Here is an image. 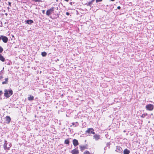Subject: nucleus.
<instances>
[{"label": "nucleus", "mask_w": 154, "mask_h": 154, "mask_svg": "<svg viewBox=\"0 0 154 154\" xmlns=\"http://www.w3.org/2000/svg\"><path fill=\"white\" fill-rule=\"evenodd\" d=\"M13 94L12 90L5 89V90L4 96L7 98L9 97Z\"/></svg>", "instance_id": "obj_1"}, {"label": "nucleus", "mask_w": 154, "mask_h": 154, "mask_svg": "<svg viewBox=\"0 0 154 154\" xmlns=\"http://www.w3.org/2000/svg\"><path fill=\"white\" fill-rule=\"evenodd\" d=\"M146 108L147 110L151 111L153 109V106L152 104H149L146 106Z\"/></svg>", "instance_id": "obj_2"}, {"label": "nucleus", "mask_w": 154, "mask_h": 154, "mask_svg": "<svg viewBox=\"0 0 154 154\" xmlns=\"http://www.w3.org/2000/svg\"><path fill=\"white\" fill-rule=\"evenodd\" d=\"M94 130L92 128H89L86 131V133L89 134H94L95 133L94 132Z\"/></svg>", "instance_id": "obj_3"}, {"label": "nucleus", "mask_w": 154, "mask_h": 154, "mask_svg": "<svg viewBox=\"0 0 154 154\" xmlns=\"http://www.w3.org/2000/svg\"><path fill=\"white\" fill-rule=\"evenodd\" d=\"M3 42L4 43H7L8 41V38L5 36L2 35V39Z\"/></svg>", "instance_id": "obj_4"}, {"label": "nucleus", "mask_w": 154, "mask_h": 154, "mask_svg": "<svg viewBox=\"0 0 154 154\" xmlns=\"http://www.w3.org/2000/svg\"><path fill=\"white\" fill-rule=\"evenodd\" d=\"M88 146L87 145L80 146V150L82 151H83L85 149H87Z\"/></svg>", "instance_id": "obj_5"}, {"label": "nucleus", "mask_w": 154, "mask_h": 154, "mask_svg": "<svg viewBox=\"0 0 154 154\" xmlns=\"http://www.w3.org/2000/svg\"><path fill=\"white\" fill-rule=\"evenodd\" d=\"M93 137L96 140H97L100 139V136L99 135L96 134Z\"/></svg>", "instance_id": "obj_6"}, {"label": "nucleus", "mask_w": 154, "mask_h": 154, "mask_svg": "<svg viewBox=\"0 0 154 154\" xmlns=\"http://www.w3.org/2000/svg\"><path fill=\"white\" fill-rule=\"evenodd\" d=\"M25 22L26 24H28L29 25L32 24L34 22L33 20H27L25 21Z\"/></svg>", "instance_id": "obj_7"}, {"label": "nucleus", "mask_w": 154, "mask_h": 154, "mask_svg": "<svg viewBox=\"0 0 154 154\" xmlns=\"http://www.w3.org/2000/svg\"><path fill=\"white\" fill-rule=\"evenodd\" d=\"M116 151L119 152H122V149L121 147L120 146H117Z\"/></svg>", "instance_id": "obj_8"}, {"label": "nucleus", "mask_w": 154, "mask_h": 154, "mask_svg": "<svg viewBox=\"0 0 154 154\" xmlns=\"http://www.w3.org/2000/svg\"><path fill=\"white\" fill-rule=\"evenodd\" d=\"M5 119L8 123L9 124L11 120V119L10 117L9 116H7L5 118Z\"/></svg>", "instance_id": "obj_9"}, {"label": "nucleus", "mask_w": 154, "mask_h": 154, "mask_svg": "<svg viewBox=\"0 0 154 154\" xmlns=\"http://www.w3.org/2000/svg\"><path fill=\"white\" fill-rule=\"evenodd\" d=\"M34 97L32 96L31 95H29V96L28 97V99L29 101L33 100H34Z\"/></svg>", "instance_id": "obj_10"}, {"label": "nucleus", "mask_w": 154, "mask_h": 154, "mask_svg": "<svg viewBox=\"0 0 154 154\" xmlns=\"http://www.w3.org/2000/svg\"><path fill=\"white\" fill-rule=\"evenodd\" d=\"M73 143L75 146H77V140L74 139L73 140Z\"/></svg>", "instance_id": "obj_11"}, {"label": "nucleus", "mask_w": 154, "mask_h": 154, "mask_svg": "<svg viewBox=\"0 0 154 154\" xmlns=\"http://www.w3.org/2000/svg\"><path fill=\"white\" fill-rule=\"evenodd\" d=\"M130 151L127 149H125L124 151V154H129Z\"/></svg>", "instance_id": "obj_12"}, {"label": "nucleus", "mask_w": 154, "mask_h": 154, "mask_svg": "<svg viewBox=\"0 0 154 154\" xmlns=\"http://www.w3.org/2000/svg\"><path fill=\"white\" fill-rule=\"evenodd\" d=\"M71 152L72 154H77V150L76 149H75L72 150Z\"/></svg>", "instance_id": "obj_13"}, {"label": "nucleus", "mask_w": 154, "mask_h": 154, "mask_svg": "<svg viewBox=\"0 0 154 154\" xmlns=\"http://www.w3.org/2000/svg\"><path fill=\"white\" fill-rule=\"evenodd\" d=\"M0 60L2 62H4L5 61V58L1 54H0Z\"/></svg>", "instance_id": "obj_14"}, {"label": "nucleus", "mask_w": 154, "mask_h": 154, "mask_svg": "<svg viewBox=\"0 0 154 154\" xmlns=\"http://www.w3.org/2000/svg\"><path fill=\"white\" fill-rule=\"evenodd\" d=\"M69 143V139H66L64 141V143L68 145Z\"/></svg>", "instance_id": "obj_15"}, {"label": "nucleus", "mask_w": 154, "mask_h": 154, "mask_svg": "<svg viewBox=\"0 0 154 154\" xmlns=\"http://www.w3.org/2000/svg\"><path fill=\"white\" fill-rule=\"evenodd\" d=\"M51 12L49 10H48L46 12V14L47 15L49 16L51 14Z\"/></svg>", "instance_id": "obj_16"}, {"label": "nucleus", "mask_w": 154, "mask_h": 154, "mask_svg": "<svg viewBox=\"0 0 154 154\" xmlns=\"http://www.w3.org/2000/svg\"><path fill=\"white\" fill-rule=\"evenodd\" d=\"M41 54L43 57H45L47 55V53L45 52H42Z\"/></svg>", "instance_id": "obj_17"}, {"label": "nucleus", "mask_w": 154, "mask_h": 154, "mask_svg": "<svg viewBox=\"0 0 154 154\" xmlns=\"http://www.w3.org/2000/svg\"><path fill=\"white\" fill-rule=\"evenodd\" d=\"M7 145H8V143H5L4 145V148L5 149H7L8 150V146H7Z\"/></svg>", "instance_id": "obj_18"}, {"label": "nucleus", "mask_w": 154, "mask_h": 154, "mask_svg": "<svg viewBox=\"0 0 154 154\" xmlns=\"http://www.w3.org/2000/svg\"><path fill=\"white\" fill-rule=\"evenodd\" d=\"M51 12H52V11H54V7H52L51 8H50V9H48Z\"/></svg>", "instance_id": "obj_19"}, {"label": "nucleus", "mask_w": 154, "mask_h": 154, "mask_svg": "<svg viewBox=\"0 0 154 154\" xmlns=\"http://www.w3.org/2000/svg\"><path fill=\"white\" fill-rule=\"evenodd\" d=\"M147 115V113H144L141 116V117L142 118H144Z\"/></svg>", "instance_id": "obj_20"}, {"label": "nucleus", "mask_w": 154, "mask_h": 154, "mask_svg": "<svg viewBox=\"0 0 154 154\" xmlns=\"http://www.w3.org/2000/svg\"><path fill=\"white\" fill-rule=\"evenodd\" d=\"M33 1H34L35 2H42L41 0H32Z\"/></svg>", "instance_id": "obj_21"}, {"label": "nucleus", "mask_w": 154, "mask_h": 154, "mask_svg": "<svg viewBox=\"0 0 154 154\" xmlns=\"http://www.w3.org/2000/svg\"><path fill=\"white\" fill-rule=\"evenodd\" d=\"M3 48L2 47L0 46V53H2L3 51Z\"/></svg>", "instance_id": "obj_22"}, {"label": "nucleus", "mask_w": 154, "mask_h": 154, "mask_svg": "<svg viewBox=\"0 0 154 154\" xmlns=\"http://www.w3.org/2000/svg\"><path fill=\"white\" fill-rule=\"evenodd\" d=\"M84 154H90V153L88 151H86L84 152Z\"/></svg>", "instance_id": "obj_23"}, {"label": "nucleus", "mask_w": 154, "mask_h": 154, "mask_svg": "<svg viewBox=\"0 0 154 154\" xmlns=\"http://www.w3.org/2000/svg\"><path fill=\"white\" fill-rule=\"evenodd\" d=\"M8 150L9 149V148L11 147V144L8 143Z\"/></svg>", "instance_id": "obj_24"}, {"label": "nucleus", "mask_w": 154, "mask_h": 154, "mask_svg": "<svg viewBox=\"0 0 154 154\" xmlns=\"http://www.w3.org/2000/svg\"><path fill=\"white\" fill-rule=\"evenodd\" d=\"M7 83V82H6L5 81H4V82H2V84H6Z\"/></svg>", "instance_id": "obj_25"}, {"label": "nucleus", "mask_w": 154, "mask_h": 154, "mask_svg": "<svg viewBox=\"0 0 154 154\" xmlns=\"http://www.w3.org/2000/svg\"><path fill=\"white\" fill-rule=\"evenodd\" d=\"M8 78H6L5 79V81L6 82H7L8 81Z\"/></svg>", "instance_id": "obj_26"}, {"label": "nucleus", "mask_w": 154, "mask_h": 154, "mask_svg": "<svg viewBox=\"0 0 154 154\" xmlns=\"http://www.w3.org/2000/svg\"><path fill=\"white\" fill-rule=\"evenodd\" d=\"M3 93L2 91H0V95L2 94Z\"/></svg>", "instance_id": "obj_27"}, {"label": "nucleus", "mask_w": 154, "mask_h": 154, "mask_svg": "<svg viewBox=\"0 0 154 154\" xmlns=\"http://www.w3.org/2000/svg\"><path fill=\"white\" fill-rule=\"evenodd\" d=\"M102 1V0H96V1L97 2H101Z\"/></svg>", "instance_id": "obj_28"}, {"label": "nucleus", "mask_w": 154, "mask_h": 154, "mask_svg": "<svg viewBox=\"0 0 154 154\" xmlns=\"http://www.w3.org/2000/svg\"><path fill=\"white\" fill-rule=\"evenodd\" d=\"M8 5H9V6H11V2H8Z\"/></svg>", "instance_id": "obj_29"}, {"label": "nucleus", "mask_w": 154, "mask_h": 154, "mask_svg": "<svg viewBox=\"0 0 154 154\" xmlns=\"http://www.w3.org/2000/svg\"><path fill=\"white\" fill-rule=\"evenodd\" d=\"M120 8H121V7H120V6H118V7H117V8H118V9H120Z\"/></svg>", "instance_id": "obj_30"}, {"label": "nucleus", "mask_w": 154, "mask_h": 154, "mask_svg": "<svg viewBox=\"0 0 154 154\" xmlns=\"http://www.w3.org/2000/svg\"><path fill=\"white\" fill-rule=\"evenodd\" d=\"M66 14L68 15H69V14L68 12H66Z\"/></svg>", "instance_id": "obj_31"}, {"label": "nucleus", "mask_w": 154, "mask_h": 154, "mask_svg": "<svg viewBox=\"0 0 154 154\" xmlns=\"http://www.w3.org/2000/svg\"><path fill=\"white\" fill-rule=\"evenodd\" d=\"M2 76L0 75V79H2Z\"/></svg>", "instance_id": "obj_32"}, {"label": "nucleus", "mask_w": 154, "mask_h": 154, "mask_svg": "<svg viewBox=\"0 0 154 154\" xmlns=\"http://www.w3.org/2000/svg\"><path fill=\"white\" fill-rule=\"evenodd\" d=\"M68 2L69 0H64Z\"/></svg>", "instance_id": "obj_33"}, {"label": "nucleus", "mask_w": 154, "mask_h": 154, "mask_svg": "<svg viewBox=\"0 0 154 154\" xmlns=\"http://www.w3.org/2000/svg\"><path fill=\"white\" fill-rule=\"evenodd\" d=\"M58 0H56V2H58Z\"/></svg>", "instance_id": "obj_34"}, {"label": "nucleus", "mask_w": 154, "mask_h": 154, "mask_svg": "<svg viewBox=\"0 0 154 154\" xmlns=\"http://www.w3.org/2000/svg\"><path fill=\"white\" fill-rule=\"evenodd\" d=\"M111 0L112 1H115V0Z\"/></svg>", "instance_id": "obj_35"}, {"label": "nucleus", "mask_w": 154, "mask_h": 154, "mask_svg": "<svg viewBox=\"0 0 154 154\" xmlns=\"http://www.w3.org/2000/svg\"><path fill=\"white\" fill-rule=\"evenodd\" d=\"M151 115H152V114H151Z\"/></svg>", "instance_id": "obj_36"}]
</instances>
